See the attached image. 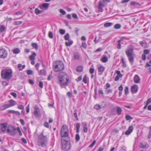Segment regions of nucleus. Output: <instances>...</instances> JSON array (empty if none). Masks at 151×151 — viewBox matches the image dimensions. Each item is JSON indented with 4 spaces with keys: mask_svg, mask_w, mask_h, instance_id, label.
<instances>
[{
    "mask_svg": "<svg viewBox=\"0 0 151 151\" xmlns=\"http://www.w3.org/2000/svg\"><path fill=\"white\" fill-rule=\"evenodd\" d=\"M99 9V10L98 11V12H101L103 11V9L101 7H98Z\"/></svg>",
    "mask_w": 151,
    "mask_h": 151,
    "instance_id": "59",
    "label": "nucleus"
},
{
    "mask_svg": "<svg viewBox=\"0 0 151 151\" xmlns=\"http://www.w3.org/2000/svg\"><path fill=\"white\" fill-rule=\"evenodd\" d=\"M23 13V12H22L19 11V12H16L15 13V14L16 15H19L21 14H22Z\"/></svg>",
    "mask_w": 151,
    "mask_h": 151,
    "instance_id": "62",
    "label": "nucleus"
},
{
    "mask_svg": "<svg viewBox=\"0 0 151 151\" xmlns=\"http://www.w3.org/2000/svg\"><path fill=\"white\" fill-rule=\"evenodd\" d=\"M10 94L13 96L14 98H16L17 96V94L14 92H11L10 93Z\"/></svg>",
    "mask_w": 151,
    "mask_h": 151,
    "instance_id": "49",
    "label": "nucleus"
},
{
    "mask_svg": "<svg viewBox=\"0 0 151 151\" xmlns=\"http://www.w3.org/2000/svg\"><path fill=\"white\" fill-rule=\"evenodd\" d=\"M9 102L10 103V104H9L10 106V107L14 106L16 104V102L15 101L13 100H9Z\"/></svg>",
    "mask_w": 151,
    "mask_h": 151,
    "instance_id": "18",
    "label": "nucleus"
},
{
    "mask_svg": "<svg viewBox=\"0 0 151 151\" xmlns=\"http://www.w3.org/2000/svg\"><path fill=\"white\" fill-rule=\"evenodd\" d=\"M142 59L143 60H145L146 59V56L144 54H143L142 55Z\"/></svg>",
    "mask_w": 151,
    "mask_h": 151,
    "instance_id": "61",
    "label": "nucleus"
},
{
    "mask_svg": "<svg viewBox=\"0 0 151 151\" xmlns=\"http://www.w3.org/2000/svg\"><path fill=\"white\" fill-rule=\"evenodd\" d=\"M139 43L141 46H143L144 47H147L146 46V43L145 42H144L143 41H140L139 42Z\"/></svg>",
    "mask_w": 151,
    "mask_h": 151,
    "instance_id": "28",
    "label": "nucleus"
},
{
    "mask_svg": "<svg viewBox=\"0 0 151 151\" xmlns=\"http://www.w3.org/2000/svg\"><path fill=\"white\" fill-rule=\"evenodd\" d=\"M27 109V113H28L29 112V104H28L27 106L26 107Z\"/></svg>",
    "mask_w": 151,
    "mask_h": 151,
    "instance_id": "58",
    "label": "nucleus"
},
{
    "mask_svg": "<svg viewBox=\"0 0 151 151\" xmlns=\"http://www.w3.org/2000/svg\"><path fill=\"white\" fill-rule=\"evenodd\" d=\"M87 78L86 76H85L83 78V81L85 83H87Z\"/></svg>",
    "mask_w": 151,
    "mask_h": 151,
    "instance_id": "42",
    "label": "nucleus"
},
{
    "mask_svg": "<svg viewBox=\"0 0 151 151\" xmlns=\"http://www.w3.org/2000/svg\"><path fill=\"white\" fill-rule=\"evenodd\" d=\"M112 24V23L111 22H108L104 24V26L106 27H110Z\"/></svg>",
    "mask_w": 151,
    "mask_h": 151,
    "instance_id": "29",
    "label": "nucleus"
},
{
    "mask_svg": "<svg viewBox=\"0 0 151 151\" xmlns=\"http://www.w3.org/2000/svg\"><path fill=\"white\" fill-rule=\"evenodd\" d=\"M58 83L61 87L67 86L69 83V77L65 73L61 72L58 75Z\"/></svg>",
    "mask_w": 151,
    "mask_h": 151,
    "instance_id": "1",
    "label": "nucleus"
},
{
    "mask_svg": "<svg viewBox=\"0 0 151 151\" xmlns=\"http://www.w3.org/2000/svg\"><path fill=\"white\" fill-rule=\"evenodd\" d=\"M121 27V26L119 24H116L114 26V28L116 29H119Z\"/></svg>",
    "mask_w": 151,
    "mask_h": 151,
    "instance_id": "31",
    "label": "nucleus"
},
{
    "mask_svg": "<svg viewBox=\"0 0 151 151\" xmlns=\"http://www.w3.org/2000/svg\"><path fill=\"white\" fill-rule=\"evenodd\" d=\"M104 6V4L101 1H99V2L98 7L103 8Z\"/></svg>",
    "mask_w": 151,
    "mask_h": 151,
    "instance_id": "23",
    "label": "nucleus"
},
{
    "mask_svg": "<svg viewBox=\"0 0 151 151\" xmlns=\"http://www.w3.org/2000/svg\"><path fill=\"white\" fill-rule=\"evenodd\" d=\"M7 125V124L6 123H1L0 124L1 127V129L2 131L4 132L6 130Z\"/></svg>",
    "mask_w": 151,
    "mask_h": 151,
    "instance_id": "13",
    "label": "nucleus"
},
{
    "mask_svg": "<svg viewBox=\"0 0 151 151\" xmlns=\"http://www.w3.org/2000/svg\"><path fill=\"white\" fill-rule=\"evenodd\" d=\"M139 146L141 148L144 149H147L149 147L148 144L146 142H140L139 144Z\"/></svg>",
    "mask_w": 151,
    "mask_h": 151,
    "instance_id": "10",
    "label": "nucleus"
},
{
    "mask_svg": "<svg viewBox=\"0 0 151 151\" xmlns=\"http://www.w3.org/2000/svg\"><path fill=\"white\" fill-rule=\"evenodd\" d=\"M116 111L117 114L118 115H120L122 111V109L121 108L119 107H117L116 109Z\"/></svg>",
    "mask_w": 151,
    "mask_h": 151,
    "instance_id": "22",
    "label": "nucleus"
},
{
    "mask_svg": "<svg viewBox=\"0 0 151 151\" xmlns=\"http://www.w3.org/2000/svg\"><path fill=\"white\" fill-rule=\"evenodd\" d=\"M94 68H90V70H89V71H90V73L91 74L93 73H94Z\"/></svg>",
    "mask_w": 151,
    "mask_h": 151,
    "instance_id": "54",
    "label": "nucleus"
},
{
    "mask_svg": "<svg viewBox=\"0 0 151 151\" xmlns=\"http://www.w3.org/2000/svg\"><path fill=\"white\" fill-rule=\"evenodd\" d=\"M39 86L41 88L43 87V83L42 81H40L39 83Z\"/></svg>",
    "mask_w": 151,
    "mask_h": 151,
    "instance_id": "52",
    "label": "nucleus"
},
{
    "mask_svg": "<svg viewBox=\"0 0 151 151\" xmlns=\"http://www.w3.org/2000/svg\"><path fill=\"white\" fill-rule=\"evenodd\" d=\"M83 70V67L82 66H79L77 67V71L78 72H81Z\"/></svg>",
    "mask_w": 151,
    "mask_h": 151,
    "instance_id": "25",
    "label": "nucleus"
},
{
    "mask_svg": "<svg viewBox=\"0 0 151 151\" xmlns=\"http://www.w3.org/2000/svg\"><path fill=\"white\" fill-rule=\"evenodd\" d=\"M21 140L25 144H26L27 143V140L25 138H21Z\"/></svg>",
    "mask_w": 151,
    "mask_h": 151,
    "instance_id": "57",
    "label": "nucleus"
},
{
    "mask_svg": "<svg viewBox=\"0 0 151 151\" xmlns=\"http://www.w3.org/2000/svg\"><path fill=\"white\" fill-rule=\"evenodd\" d=\"M5 29V28L3 25L0 26V31L2 32H3Z\"/></svg>",
    "mask_w": 151,
    "mask_h": 151,
    "instance_id": "27",
    "label": "nucleus"
},
{
    "mask_svg": "<svg viewBox=\"0 0 151 151\" xmlns=\"http://www.w3.org/2000/svg\"><path fill=\"white\" fill-rule=\"evenodd\" d=\"M74 58L76 60H78L80 58V55L78 53H75L74 55Z\"/></svg>",
    "mask_w": 151,
    "mask_h": 151,
    "instance_id": "20",
    "label": "nucleus"
},
{
    "mask_svg": "<svg viewBox=\"0 0 151 151\" xmlns=\"http://www.w3.org/2000/svg\"><path fill=\"white\" fill-rule=\"evenodd\" d=\"M20 50L18 48H16L13 50L14 53L15 54H17L19 52Z\"/></svg>",
    "mask_w": 151,
    "mask_h": 151,
    "instance_id": "35",
    "label": "nucleus"
},
{
    "mask_svg": "<svg viewBox=\"0 0 151 151\" xmlns=\"http://www.w3.org/2000/svg\"><path fill=\"white\" fill-rule=\"evenodd\" d=\"M39 74L40 75H45L46 72L44 69H42L40 71Z\"/></svg>",
    "mask_w": 151,
    "mask_h": 151,
    "instance_id": "26",
    "label": "nucleus"
},
{
    "mask_svg": "<svg viewBox=\"0 0 151 151\" xmlns=\"http://www.w3.org/2000/svg\"><path fill=\"white\" fill-rule=\"evenodd\" d=\"M27 73L29 75H32V71L31 70H28L27 71Z\"/></svg>",
    "mask_w": 151,
    "mask_h": 151,
    "instance_id": "48",
    "label": "nucleus"
},
{
    "mask_svg": "<svg viewBox=\"0 0 151 151\" xmlns=\"http://www.w3.org/2000/svg\"><path fill=\"white\" fill-rule=\"evenodd\" d=\"M69 38V35L68 33H67L64 36V38L65 40H68Z\"/></svg>",
    "mask_w": 151,
    "mask_h": 151,
    "instance_id": "40",
    "label": "nucleus"
},
{
    "mask_svg": "<svg viewBox=\"0 0 151 151\" xmlns=\"http://www.w3.org/2000/svg\"><path fill=\"white\" fill-rule=\"evenodd\" d=\"M138 87L137 85H134L131 87V91L133 93H136L138 91Z\"/></svg>",
    "mask_w": 151,
    "mask_h": 151,
    "instance_id": "12",
    "label": "nucleus"
},
{
    "mask_svg": "<svg viewBox=\"0 0 151 151\" xmlns=\"http://www.w3.org/2000/svg\"><path fill=\"white\" fill-rule=\"evenodd\" d=\"M72 17L74 18L77 19H78L76 13H73L72 14Z\"/></svg>",
    "mask_w": 151,
    "mask_h": 151,
    "instance_id": "56",
    "label": "nucleus"
},
{
    "mask_svg": "<svg viewBox=\"0 0 151 151\" xmlns=\"http://www.w3.org/2000/svg\"><path fill=\"white\" fill-rule=\"evenodd\" d=\"M122 77V75H117L115 77V79H114L115 81H118L119 80V78H121Z\"/></svg>",
    "mask_w": 151,
    "mask_h": 151,
    "instance_id": "38",
    "label": "nucleus"
},
{
    "mask_svg": "<svg viewBox=\"0 0 151 151\" xmlns=\"http://www.w3.org/2000/svg\"><path fill=\"white\" fill-rule=\"evenodd\" d=\"M22 22L21 21H16L14 22V24L15 25H18L22 24Z\"/></svg>",
    "mask_w": 151,
    "mask_h": 151,
    "instance_id": "34",
    "label": "nucleus"
},
{
    "mask_svg": "<svg viewBox=\"0 0 151 151\" xmlns=\"http://www.w3.org/2000/svg\"><path fill=\"white\" fill-rule=\"evenodd\" d=\"M76 139L77 142L80 139V137L78 134H77L76 135Z\"/></svg>",
    "mask_w": 151,
    "mask_h": 151,
    "instance_id": "37",
    "label": "nucleus"
},
{
    "mask_svg": "<svg viewBox=\"0 0 151 151\" xmlns=\"http://www.w3.org/2000/svg\"><path fill=\"white\" fill-rule=\"evenodd\" d=\"M48 36L49 37L52 38L53 37V34L52 32H50L48 34Z\"/></svg>",
    "mask_w": 151,
    "mask_h": 151,
    "instance_id": "47",
    "label": "nucleus"
},
{
    "mask_svg": "<svg viewBox=\"0 0 151 151\" xmlns=\"http://www.w3.org/2000/svg\"><path fill=\"white\" fill-rule=\"evenodd\" d=\"M17 129L12 126L9 125L8 127L6 132L11 135L14 136L17 133L16 130Z\"/></svg>",
    "mask_w": 151,
    "mask_h": 151,
    "instance_id": "8",
    "label": "nucleus"
},
{
    "mask_svg": "<svg viewBox=\"0 0 151 151\" xmlns=\"http://www.w3.org/2000/svg\"><path fill=\"white\" fill-rule=\"evenodd\" d=\"M140 79L139 76L135 75L134 78V81L135 83H139L140 82Z\"/></svg>",
    "mask_w": 151,
    "mask_h": 151,
    "instance_id": "14",
    "label": "nucleus"
},
{
    "mask_svg": "<svg viewBox=\"0 0 151 151\" xmlns=\"http://www.w3.org/2000/svg\"><path fill=\"white\" fill-rule=\"evenodd\" d=\"M83 130L84 132H86L88 131V129L87 127H83Z\"/></svg>",
    "mask_w": 151,
    "mask_h": 151,
    "instance_id": "64",
    "label": "nucleus"
},
{
    "mask_svg": "<svg viewBox=\"0 0 151 151\" xmlns=\"http://www.w3.org/2000/svg\"><path fill=\"white\" fill-rule=\"evenodd\" d=\"M133 130V127L131 126H130L126 132L125 134L129 135L132 132Z\"/></svg>",
    "mask_w": 151,
    "mask_h": 151,
    "instance_id": "15",
    "label": "nucleus"
},
{
    "mask_svg": "<svg viewBox=\"0 0 151 151\" xmlns=\"http://www.w3.org/2000/svg\"><path fill=\"white\" fill-rule=\"evenodd\" d=\"M59 32L61 35H63L65 32V30L63 29H60L59 30Z\"/></svg>",
    "mask_w": 151,
    "mask_h": 151,
    "instance_id": "41",
    "label": "nucleus"
},
{
    "mask_svg": "<svg viewBox=\"0 0 151 151\" xmlns=\"http://www.w3.org/2000/svg\"><path fill=\"white\" fill-rule=\"evenodd\" d=\"M125 52L129 58V62H133L134 60V53L133 49L131 48L128 49L126 50Z\"/></svg>",
    "mask_w": 151,
    "mask_h": 151,
    "instance_id": "7",
    "label": "nucleus"
},
{
    "mask_svg": "<svg viewBox=\"0 0 151 151\" xmlns=\"http://www.w3.org/2000/svg\"><path fill=\"white\" fill-rule=\"evenodd\" d=\"M10 107L9 104H4L0 107V110H3L9 107Z\"/></svg>",
    "mask_w": 151,
    "mask_h": 151,
    "instance_id": "17",
    "label": "nucleus"
},
{
    "mask_svg": "<svg viewBox=\"0 0 151 151\" xmlns=\"http://www.w3.org/2000/svg\"><path fill=\"white\" fill-rule=\"evenodd\" d=\"M7 52L5 49H0V57L1 58H5L7 57Z\"/></svg>",
    "mask_w": 151,
    "mask_h": 151,
    "instance_id": "9",
    "label": "nucleus"
},
{
    "mask_svg": "<svg viewBox=\"0 0 151 151\" xmlns=\"http://www.w3.org/2000/svg\"><path fill=\"white\" fill-rule=\"evenodd\" d=\"M73 43V41H68V42H65L66 45L67 46H70V45H72Z\"/></svg>",
    "mask_w": 151,
    "mask_h": 151,
    "instance_id": "24",
    "label": "nucleus"
},
{
    "mask_svg": "<svg viewBox=\"0 0 151 151\" xmlns=\"http://www.w3.org/2000/svg\"><path fill=\"white\" fill-rule=\"evenodd\" d=\"M60 12L63 15H64L66 14L64 10L62 9H60Z\"/></svg>",
    "mask_w": 151,
    "mask_h": 151,
    "instance_id": "44",
    "label": "nucleus"
},
{
    "mask_svg": "<svg viewBox=\"0 0 151 151\" xmlns=\"http://www.w3.org/2000/svg\"><path fill=\"white\" fill-rule=\"evenodd\" d=\"M53 68L55 72H58L64 69V67L63 62L60 60L54 61L53 64Z\"/></svg>",
    "mask_w": 151,
    "mask_h": 151,
    "instance_id": "3",
    "label": "nucleus"
},
{
    "mask_svg": "<svg viewBox=\"0 0 151 151\" xmlns=\"http://www.w3.org/2000/svg\"><path fill=\"white\" fill-rule=\"evenodd\" d=\"M69 138L61 139V142L63 149L65 151L68 150L70 148Z\"/></svg>",
    "mask_w": 151,
    "mask_h": 151,
    "instance_id": "6",
    "label": "nucleus"
},
{
    "mask_svg": "<svg viewBox=\"0 0 151 151\" xmlns=\"http://www.w3.org/2000/svg\"><path fill=\"white\" fill-rule=\"evenodd\" d=\"M94 108L96 109L99 110L101 108V106L99 104H97L94 106Z\"/></svg>",
    "mask_w": 151,
    "mask_h": 151,
    "instance_id": "39",
    "label": "nucleus"
},
{
    "mask_svg": "<svg viewBox=\"0 0 151 151\" xmlns=\"http://www.w3.org/2000/svg\"><path fill=\"white\" fill-rule=\"evenodd\" d=\"M17 129L19 132V135L20 136H22V133L20 130L19 128V127H17Z\"/></svg>",
    "mask_w": 151,
    "mask_h": 151,
    "instance_id": "46",
    "label": "nucleus"
},
{
    "mask_svg": "<svg viewBox=\"0 0 151 151\" xmlns=\"http://www.w3.org/2000/svg\"><path fill=\"white\" fill-rule=\"evenodd\" d=\"M32 47H38V45L36 43H33L32 44Z\"/></svg>",
    "mask_w": 151,
    "mask_h": 151,
    "instance_id": "50",
    "label": "nucleus"
},
{
    "mask_svg": "<svg viewBox=\"0 0 151 151\" xmlns=\"http://www.w3.org/2000/svg\"><path fill=\"white\" fill-rule=\"evenodd\" d=\"M36 56L35 52H34L32 54L29 56V58L31 60H34L35 59V57Z\"/></svg>",
    "mask_w": 151,
    "mask_h": 151,
    "instance_id": "19",
    "label": "nucleus"
},
{
    "mask_svg": "<svg viewBox=\"0 0 151 151\" xmlns=\"http://www.w3.org/2000/svg\"><path fill=\"white\" fill-rule=\"evenodd\" d=\"M48 138L41 133L38 137L37 145L40 147H45L47 143Z\"/></svg>",
    "mask_w": 151,
    "mask_h": 151,
    "instance_id": "2",
    "label": "nucleus"
},
{
    "mask_svg": "<svg viewBox=\"0 0 151 151\" xmlns=\"http://www.w3.org/2000/svg\"><path fill=\"white\" fill-rule=\"evenodd\" d=\"M126 119L127 120H129L130 119H132L133 118L129 115L127 114L126 115Z\"/></svg>",
    "mask_w": 151,
    "mask_h": 151,
    "instance_id": "32",
    "label": "nucleus"
},
{
    "mask_svg": "<svg viewBox=\"0 0 151 151\" xmlns=\"http://www.w3.org/2000/svg\"><path fill=\"white\" fill-rule=\"evenodd\" d=\"M44 125L45 127H46L47 128H49V125L48 124L47 122H45L44 123Z\"/></svg>",
    "mask_w": 151,
    "mask_h": 151,
    "instance_id": "63",
    "label": "nucleus"
},
{
    "mask_svg": "<svg viewBox=\"0 0 151 151\" xmlns=\"http://www.w3.org/2000/svg\"><path fill=\"white\" fill-rule=\"evenodd\" d=\"M61 139L69 138V132L67 126L66 125H63L61 128Z\"/></svg>",
    "mask_w": 151,
    "mask_h": 151,
    "instance_id": "4",
    "label": "nucleus"
},
{
    "mask_svg": "<svg viewBox=\"0 0 151 151\" xmlns=\"http://www.w3.org/2000/svg\"><path fill=\"white\" fill-rule=\"evenodd\" d=\"M49 6V4L48 3H45L42 4V6L45 8H47Z\"/></svg>",
    "mask_w": 151,
    "mask_h": 151,
    "instance_id": "36",
    "label": "nucleus"
},
{
    "mask_svg": "<svg viewBox=\"0 0 151 151\" xmlns=\"http://www.w3.org/2000/svg\"><path fill=\"white\" fill-rule=\"evenodd\" d=\"M20 44H22V46H27L28 44V41L27 40H21L20 42Z\"/></svg>",
    "mask_w": 151,
    "mask_h": 151,
    "instance_id": "16",
    "label": "nucleus"
},
{
    "mask_svg": "<svg viewBox=\"0 0 151 151\" xmlns=\"http://www.w3.org/2000/svg\"><path fill=\"white\" fill-rule=\"evenodd\" d=\"M131 4L132 5H136L139 4L138 3L135 2H132L131 3Z\"/></svg>",
    "mask_w": 151,
    "mask_h": 151,
    "instance_id": "51",
    "label": "nucleus"
},
{
    "mask_svg": "<svg viewBox=\"0 0 151 151\" xmlns=\"http://www.w3.org/2000/svg\"><path fill=\"white\" fill-rule=\"evenodd\" d=\"M150 52V51L148 50H145L144 51L145 55H148L149 54Z\"/></svg>",
    "mask_w": 151,
    "mask_h": 151,
    "instance_id": "43",
    "label": "nucleus"
},
{
    "mask_svg": "<svg viewBox=\"0 0 151 151\" xmlns=\"http://www.w3.org/2000/svg\"><path fill=\"white\" fill-rule=\"evenodd\" d=\"M34 109L35 111L33 112L34 116L36 117H40L41 114L39 108L35 107Z\"/></svg>",
    "mask_w": 151,
    "mask_h": 151,
    "instance_id": "11",
    "label": "nucleus"
},
{
    "mask_svg": "<svg viewBox=\"0 0 151 151\" xmlns=\"http://www.w3.org/2000/svg\"><path fill=\"white\" fill-rule=\"evenodd\" d=\"M12 71L11 69L4 70L2 71L1 76L4 79L9 80L12 76Z\"/></svg>",
    "mask_w": 151,
    "mask_h": 151,
    "instance_id": "5",
    "label": "nucleus"
},
{
    "mask_svg": "<svg viewBox=\"0 0 151 151\" xmlns=\"http://www.w3.org/2000/svg\"><path fill=\"white\" fill-rule=\"evenodd\" d=\"M18 108L22 110L24 109V107L22 105H19Z\"/></svg>",
    "mask_w": 151,
    "mask_h": 151,
    "instance_id": "55",
    "label": "nucleus"
},
{
    "mask_svg": "<svg viewBox=\"0 0 151 151\" xmlns=\"http://www.w3.org/2000/svg\"><path fill=\"white\" fill-rule=\"evenodd\" d=\"M128 88L127 86H126L125 88V92L126 95H127V93H128Z\"/></svg>",
    "mask_w": 151,
    "mask_h": 151,
    "instance_id": "53",
    "label": "nucleus"
},
{
    "mask_svg": "<svg viewBox=\"0 0 151 151\" xmlns=\"http://www.w3.org/2000/svg\"><path fill=\"white\" fill-rule=\"evenodd\" d=\"M96 140H94L93 141V142H92V143L89 145V147H92L94 146V145L96 143Z\"/></svg>",
    "mask_w": 151,
    "mask_h": 151,
    "instance_id": "45",
    "label": "nucleus"
},
{
    "mask_svg": "<svg viewBox=\"0 0 151 151\" xmlns=\"http://www.w3.org/2000/svg\"><path fill=\"white\" fill-rule=\"evenodd\" d=\"M99 71L101 72H103L104 70V67L101 65H100L98 67Z\"/></svg>",
    "mask_w": 151,
    "mask_h": 151,
    "instance_id": "21",
    "label": "nucleus"
},
{
    "mask_svg": "<svg viewBox=\"0 0 151 151\" xmlns=\"http://www.w3.org/2000/svg\"><path fill=\"white\" fill-rule=\"evenodd\" d=\"M108 60V59L106 57H104L102 59V61L103 63H106Z\"/></svg>",
    "mask_w": 151,
    "mask_h": 151,
    "instance_id": "33",
    "label": "nucleus"
},
{
    "mask_svg": "<svg viewBox=\"0 0 151 151\" xmlns=\"http://www.w3.org/2000/svg\"><path fill=\"white\" fill-rule=\"evenodd\" d=\"M151 103V97L148 99L146 102V103L148 104H149Z\"/></svg>",
    "mask_w": 151,
    "mask_h": 151,
    "instance_id": "60",
    "label": "nucleus"
},
{
    "mask_svg": "<svg viewBox=\"0 0 151 151\" xmlns=\"http://www.w3.org/2000/svg\"><path fill=\"white\" fill-rule=\"evenodd\" d=\"M42 11L39 10L37 8L35 9V12L37 14H39L42 12Z\"/></svg>",
    "mask_w": 151,
    "mask_h": 151,
    "instance_id": "30",
    "label": "nucleus"
}]
</instances>
